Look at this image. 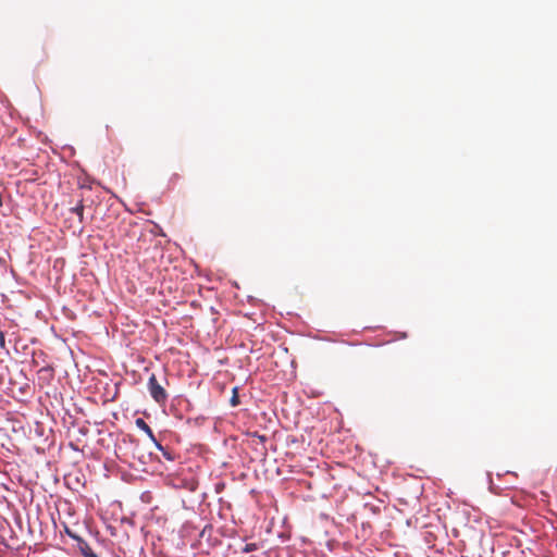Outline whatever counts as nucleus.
I'll return each instance as SVG.
<instances>
[{"mask_svg":"<svg viewBox=\"0 0 557 557\" xmlns=\"http://www.w3.org/2000/svg\"><path fill=\"white\" fill-rule=\"evenodd\" d=\"M147 385L148 391L156 403H158L159 405H163L166 403L169 395L163 385L159 383L154 373H152L149 376Z\"/></svg>","mask_w":557,"mask_h":557,"instance_id":"f257e3e1","label":"nucleus"},{"mask_svg":"<svg viewBox=\"0 0 557 557\" xmlns=\"http://www.w3.org/2000/svg\"><path fill=\"white\" fill-rule=\"evenodd\" d=\"M135 424L138 429L143 430L157 444L159 449H163V447L159 443H157V440L154 437V434H153L151 428L145 422L144 419H141V418L136 419Z\"/></svg>","mask_w":557,"mask_h":557,"instance_id":"f03ea898","label":"nucleus"},{"mask_svg":"<svg viewBox=\"0 0 557 557\" xmlns=\"http://www.w3.org/2000/svg\"><path fill=\"white\" fill-rule=\"evenodd\" d=\"M77 546L85 557H97V555L95 554L92 548L89 546V544L86 541H84L83 539H81L77 542Z\"/></svg>","mask_w":557,"mask_h":557,"instance_id":"7ed1b4c3","label":"nucleus"},{"mask_svg":"<svg viewBox=\"0 0 557 557\" xmlns=\"http://www.w3.org/2000/svg\"><path fill=\"white\" fill-rule=\"evenodd\" d=\"M71 211L78 216L79 222L82 223L83 220H84V205H83V200L81 199L78 201V203L71 209Z\"/></svg>","mask_w":557,"mask_h":557,"instance_id":"20e7f679","label":"nucleus"},{"mask_svg":"<svg viewBox=\"0 0 557 557\" xmlns=\"http://www.w3.org/2000/svg\"><path fill=\"white\" fill-rule=\"evenodd\" d=\"M239 404V398H238V393H237V388H233V396L231 398V405L233 407H236L237 405Z\"/></svg>","mask_w":557,"mask_h":557,"instance_id":"39448f33","label":"nucleus"},{"mask_svg":"<svg viewBox=\"0 0 557 557\" xmlns=\"http://www.w3.org/2000/svg\"><path fill=\"white\" fill-rule=\"evenodd\" d=\"M258 549V545L256 543H249V544H246L243 548V552L244 553H250L252 550H256Z\"/></svg>","mask_w":557,"mask_h":557,"instance_id":"423d86ee","label":"nucleus"},{"mask_svg":"<svg viewBox=\"0 0 557 557\" xmlns=\"http://www.w3.org/2000/svg\"><path fill=\"white\" fill-rule=\"evenodd\" d=\"M65 532L66 534L72 537L73 540L75 541H79L82 537H79L78 535H76L75 533H73L69 528H65Z\"/></svg>","mask_w":557,"mask_h":557,"instance_id":"0eeeda50","label":"nucleus"},{"mask_svg":"<svg viewBox=\"0 0 557 557\" xmlns=\"http://www.w3.org/2000/svg\"><path fill=\"white\" fill-rule=\"evenodd\" d=\"M5 345V339H4V333L2 331H0V347H4Z\"/></svg>","mask_w":557,"mask_h":557,"instance_id":"6e6552de","label":"nucleus"}]
</instances>
